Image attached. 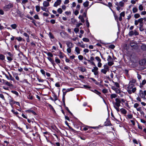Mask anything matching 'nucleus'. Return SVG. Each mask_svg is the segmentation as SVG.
<instances>
[{"mask_svg": "<svg viewBox=\"0 0 146 146\" xmlns=\"http://www.w3.org/2000/svg\"><path fill=\"white\" fill-rule=\"evenodd\" d=\"M55 61L57 64H59L60 62V60L57 57H56L55 58Z\"/></svg>", "mask_w": 146, "mask_h": 146, "instance_id": "obj_24", "label": "nucleus"}, {"mask_svg": "<svg viewBox=\"0 0 146 146\" xmlns=\"http://www.w3.org/2000/svg\"><path fill=\"white\" fill-rule=\"evenodd\" d=\"M61 3V0H57L56 1L54 4V6L55 7H57Z\"/></svg>", "mask_w": 146, "mask_h": 146, "instance_id": "obj_7", "label": "nucleus"}, {"mask_svg": "<svg viewBox=\"0 0 146 146\" xmlns=\"http://www.w3.org/2000/svg\"><path fill=\"white\" fill-rule=\"evenodd\" d=\"M13 7V3H10L8 5H6L3 7V9L5 11H8L10 8Z\"/></svg>", "mask_w": 146, "mask_h": 146, "instance_id": "obj_1", "label": "nucleus"}, {"mask_svg": "<svg viewBox=\"0 0 146 146\" xmlns=\"http://www.w3.org/2000/svg\"><path fill=\"white\" fill-rule=\"evenodd\" d=\"M0 97L3 100H5V97L3 94H0Z\"/></svg>", "mask_w": 146, "mask_h": 146, "instance_id": "obj_60", "label": "nucleus"}, {"mask_svg": "<svg viewBox=\"0 0 146 146\" xmlns=\"http://www.w3.org/2000/svg\"><path fill=\"white\" fill-rule=\"evenodd\" d=\"M136 89L134 87L131 89V92L134 93L136 91Z\"/></svg>", "mask_w": 146, "mask_h": 146, "instance_id": "obj_59", "label": "nucleus"}, {"mask_svg": "<svg viewBox=\"0 0 146 146\" xmlns=\"http://www.w3.org/2000/svg\"><path fill=\"white\" fill-rule=\"evenodd\" d=\"M36 10L37 12H38L40 10V7L39 6H35Z\"/></svg>", "mask_w": 146, "mask_h": 146, "instance_id": "obj_42", "label": "nucleus"}, {"mask_svg": "<svg viewBox=\"0 0 146 146\" xmlns=\"http://www.w3.org/2000/svg\"><path fill=\"white\" fill-rule=\"evenodd\" d=\"M60 34L61 36L63 38H64L67 35L66 33L64 31L61 32Z\"/></svg>", "mask_w": 146, "mask_h": 146, "instance_id": "obj_11", "label": "nucleus"}, {"mask_svg": "<svg viewBox=\"0 0 146 146\" xmlns=\"http://www.w3.org/2000/svg\"><path fill=\"white\" fill-rule=\"evenodd\" d=\"M66 44L68 48H72L74 46V44L69 41H66Z\"/></svg>", "mask_w": 146, "mask_h": 146, "instance_id": "obj_5", "label": "nucleus"}, {"mask_svg": "<svg viewBox=\"0 0 146 146\" xmlns=\"http://www.w3.org/2000/svg\"><path fill=\"white\" fill-rule=\"evenodd\" d=\"M114 90L117 93L119 94L120 92V91L118 88H115Z\"/></svg>", "mask_w": 146, "mask_h": 146, "instance_id": "obj_50", "label": "nucleus"}, {"mask_svg": "<svg viewBox=\"0 0 146 146\" xmlns=\"http://www.w3.org/2000/svg\"><path fill=\"white\" fill-rule=\"evenodd\" d=\"M120 111L122 113L125 115H126L127 113V111L124 108H122L121 109H120Z\"/></svg>", "mask_w": 146, "mask_h": 146, "instance_id": "obj_10", "label": "nucleus"}, {"mask_svg": "<svg viewBox=\"0 0 146 146\" xmlns=\"http://www.w3.org/2000/svg\"><path fill=\"white\" fill-rule=\"evenodd\" d=\"M108 71L104 69H102L101 70V72L104 74H106Z\"/></svg>", "mask_w": 146, "mask_h": 146, "instance_id": "obj_22", "label": "nucleus"}, {"mask_svg": "<svg viewBox=\"0 0 146 146\" xmlns=\"http://www.w3.org/2000/svg\"><path fill=\"white\" fill-rule=\"evenodd\" d=\"M141 49L143 50H146V46L145 45H143L141 46Z\"/></svg>", "mask_w": 146, "mask_h": 146, "instance_id": "obj_41", "label": "nucleus"}, {"mask_svg": "<svg viewBox=\"0 0 146 146\" xmlns=\"http://www.w3.org/2000/svg\"><path fill=\"white\" fill-rule=\"evenodd\" d=\"M11 92L12 93L15 94L17 96H18V95H19V94H18V92L17 91H16L12 90L11 91Z\"/></svg>", "mask_w": 146, "mask_h": 146, "instance_id": "obj_40", "label": "nucleus"}, {"mask_svg": "<svg viewBox=\"0 0 146 146\" xmlns=\"http://www.w3.org/2000/svg\"><path fill=\"white\" fill-rule=\"evenodd\" d=\"M64 55L63 53H62V52H60L59 53V55L58 56L60 58H64Z\"/></svg>", "mask_w": 146, "mask_h": 146, "instance_id": "obj_20", "label": "nucleus"}, {"mask_svg": "<svg viewBox=\"0 0 146 146\" xmlns=\"http://www.w3.org/2000/svg\"><path fill=\"white\" fill-rule=\"evenodd\" d=\"M82 40L84 42H88L90 40L88 38H83Z\"/></svg>", "mask_w": 146, "mask_h": 146, "instance_id": "obj_44", "label": "nucleus"}, {"mask_svg": "<svg viewBox=\"0 0 146 146\" xmlns=\"http://www.w3.org/2000/svg\"><path fill=\"white\" fill-rule=\"evenodd\" d=\"M4 84H5L7 85L10 87H11L12 86V84L9 83L7 81H5Z\"/></svg>", "mask_w": 146, "mask_h": 146, "instance_id": "obj_19", "label": "nucleus"}, {"mask_svg": "<svg viewBox=\"0 0 146 146\" xmlns=\"http://www.w3.org/2000/svg\"><path fill=\"white\" fill-rule=\"evenodd\" d=\"M41 8L42 9L43 11H45L46 12H48V9L45 7H41Z\"/></svg>", "mask_w": 146, "mask_h": 146, "instance_id": "obj_38", "label": "nucleus"}, {"mask_svg": "<svg viewBox=\"0 0 146 146\" xmlns=\"http://www.w3.org/2000/svg\"><path fill=\"white\" fill-rule=\"evenodd\" d=\"M27 97L29 99L32 100L33 99V96L30 93L28 94Z\"/></svg>", "mask_w": 146, "mask_h": 146, "instance_id": "obj_18", "label": "nucleus"}, {"mask_svg": "<svg viewBox=\"0 0 146 146\" xmlns=\"http://www.w3.org/2000/svg\"><path fill=\"white\" fill-rule=\"evenodd\" d=\"M111 124V123L110 121H106L104 123V125L105 126H107L110 125Z\"/></svg>", "mask_w": 146, "mask_h": 146, "instance_id": "obj_27", "label": "nucleus"}, {"mask_svg": "<svg viewBox=\"0 0 146 146\" xmlns=\"http://www.w3.org/2000/svg\"><path fill=\"white\" fill-rule=\"evenodd\" d=\"M71 48H68L67 49V51L68 53H70L71 52Z\"/></svg>", "mask_w": 146, "mask_h": 146, "instance_id": "obj_57", "label": "nucleus"}, {"mask_svg": "<svg viewBox=\"0 0 146 146\" xmlns=\"http://www.w3.org/2000/svg\"><path fill=\"white\" fill-rule=\"evenodd\" d=\"M78 58L80 60H82L84 58L83 56L81 55H79L78 56Z\"/></svg>", "mask_w": 146, "mask_h": 146, "instance_id": "obj_46", "label": "nucleus"}, {"mask_svg": "<svg viewBox=\"0 0 146 146\" xmlns=\"http://www.w3.org/2000/svg\"><path fill=\"white\" fill-rule=\"evenodd\" d=\"M124 5V2L122 1H121L119 3V6L121 7H123Z\"/></svg>", "mask_w": 146, "mask_h": 146, "instance_id": "obj_32", "label": "nucleus"}, {"mask_svg": "<svg viewBox=\"0 0 146 146\" xmlns=\"http://www.w3.org/2000/svg\"><path fill=\"white\" fill-rule=\"evenodd\" d=\"M8 73L9 74V80H10L11 81H13V77L12 76V75L10 74V73L9 72H8Z\"/></svg>", "mask_w": 146, "mask_h": 146, "instance_id": "obj_51", "label": "nucleus"}, {"mask_svg": "<svg viewBox=\"0 0 146 146\" xmlns=\"http://www.w3.org/2000/svg\"><path fill=\"white\" fill-rule=\"evenodd\" d=\"M11 27L13 29H15L17 27V25L16 24H12L11 25Z\"/></svg>", "mask_w": 146, "mask_h": 146, "instance_id": "obj_25", "label": "nucleus"}, {"mask_svg": "<svg viewBox=\"0 0 146 146\" xmlns=\"http://www.w3.org/2000/svg\"><path fill=\"white\" fill-rule=\"evenodd\" d=\"M98 68L97 67L95 66V67H94V69L92 70V71L94 73V74L95 75H96L98 74Z\"/></svg>", "mask_w": 146, "mask_h": 146, "instance_id": "obj_3", "label": "nucleus"}, {"mask_svg": "<svg viewBox=\"0 0 146 146\" xmlns=\"http://www.w3.org/2000/svg\"><path fill=\"white\" fill-rule=\"evenodd\" d=\"M5 56L3 54H0V60L3 61L5 60Z\"/></svg>", "mask_w": 146, "mask_h": 146, "instance_id": "obj_15", "label": "nucleus"}, {"mask_svg": "<svg viewBox=\"0 0 146 146\" xmlns=\"http://www.w3.org/2000/svg\"><path fill=\"white\" fill-rule=\"evenodd\" d=\"M130 45L131 47H133V48H135L136 46V44L135 43L132 42H130Z\"/></svg>", "mask_w": 146, "mask_h": 146, "instance_id": "obj_13", "label": "nucleus"}, {"mask_svg": "<svg viewBox=\"0 0 146 146\" xmlns=\"http://www.w3.org/2000/svg\"><path fill=\"white\" fill-rule=\"evenodd\" d=\"M109 47L110 48L113 49L115 47V46L113 44H111L109 46Z\"/></svg>", "mask_w": 146, "mask_h": 146, "instance_id": "obj_54", "label": "nucleus"}, {"mask_svg": "<svg viewBox=\"0 0 146 146\" xmlns=\"http://www.w3.org/2000/svg\"><path fill=\"white\" fill-rule=\"evenodd\" d=\"M117 97V95L115 94H112L110 96L111 98L112 99L113 98H115Z\"/></svg>", "mask_w": 146, "mask_h": 146, "instance_id": "obj_33", "label": "nucleus"}, {"mask_svg": "<svg viewBox=\"0 0 146 146\" xmlns=\"http://www.w3.org/2000/svg\"><path fill=\"white\" fill-rule=\"evenodd\" d=\"M79 69L82 72H86V69L85 67H79Z\"/></svg>", "mask_w": 146, "mask_h": 146, "instance_id": "obj_14", "label": "nucleus"}, {"mask_svg": "<svg viewBox=\"0 0 146 146\" xmlns=\"http://www.w3.org/2000/svg\"><path fill=\"white\" fill-rule=\"evenodd\" d=\"M139 9L141 11H142L143 10V7L141 4L140 5H139Z\"/></svg>", "mask_w": 146, "mask_h": 146, "instance_id": "obj_47", "label": "nucleus"}, {"mask_svg": "<svg viewBox=\"0 0 146 146\" xmlns=\"http://www.w3.org/2000/svg\"><path fill=\"white\" fill-rule=\"evenodd\" d=\"M49 37L52 39H53L54 38L53 35L51 32L49 33Z\"/></svg>", "mask_w": 146, "mask_h": 146, "instance_id": "obj_36", "label": "nucleus"}, {"mask_svg": "<svg viewBox=\"0 0 146 146\" xmlns=\"http://www.w3.org/2000/svg\"><path fill=\"white\" fill-rule=\"evenodd\" d=\"M57 12L60 14H61L62 12V10L61 8H59L58 9Z\"/></svg>", "mask_w": 146, "mask_h": 146, "instance_id": "obj_52", "label": "nucleus"}, {"mask_svg": "<svg viewBox=\"0 0 146 146\" xmlns=\"http://www.w3.org/2000/svg\"><path fill=\"white\" fill-rule=\"evenodd\" d=\"M139 30L141 31H142L145 29L143 27V24H139Z\"/></svg>", "mask_w": 146, "mask_h": 146, "instance_id": "obj_12", "label": "nucleus"}, {"mask_svg": "<svg viewBox=\"0 0 146 146\" xmlns=\"http://www.w3.org/2000/svg\"><path fill=\"white\" fill-rule=\"evenodd\" d=\"M79 29L78 28H75L74 30V31L76 33H77L79 31Z\"/></svg>", "mask_w": 146, "mask_h": 146, "instance_id": "obj_64", "label": "nucleus"}, {"mask_svg": "<svg viewBox=\"0 0 146 146\" xmlns=\"http://www.w3.org/2000/svg\"><path fill=\"white\" fill-rule=\"evenodd\" d=\"M104 69L109 71V67L107 64H105L104 66Z\"/></svg>", "mask_w": 146, "mask_h": 146, "instance_id": "obj_37", "label": "nucleus"}, {"mask_svg": "<svg viewBox=\"0 0 146 146\" xmlns=\"http://www.w3.org/2000/svg\"><path fill=\"white\" fill-rule=\"evenodd\" d=\"M40 71L41 73L44 76H45V71L43 69H41L40 70Z\"/></svg>", "mask_w": 146, "mask_h": 146, "instance_id": "obj_61", "label": "nucleus"}, {"mask_svg": "<svg viewBox=\"0 0 146 146\" xmlns=\"http://www.w3.org/2000/svg\"><path fill=\"white\" fill-rule=\"evenodd\" d=\"M108 64L109 66H111L114 64V63L113 61H109L108 62Z\"/></svg>", "mask_w": 146, "mask_h": 146, "instance_id": "obj_34", "label": "nucleus"}, {"mask_svg": "<svg viewBox=\"0 0 146 146\" xmlns=\"http://www.w3.org/2000/svg\"><path fill=\"white\" fill-rule=\"evenodd\" d=\"M43 5L45 7H47L49 6V3L47 1H44L43 3Z\"/></svg>", "mask_w": 146, "mask_h": 146, "instance_id": "obj_9", "label": "nucleus"}, {"mask_svg": "<svg viewBox=\"0 0 146 146\" xmlns=\"http://www.w3.org/2000/svg\"><path fill=\"white\" fill-rule=\"evenodd\" d=\"M137 20H138L139 23V24H143V18H141L140 19H139Z\"/></svg>", "mask_w": 146, "mask_h": 146, "instance_id": "obj_28", "label": "nucleus"}, {"mask_svg": "<svg viewBox=\"0 0 146 146\" xmlns=\"http://www.w3.org/2000/svg\"><path fill=\"white\" fill-rule=\"evenodd\" d=\"M47 59L53 65V66L54 67L55 65H56V64L54 63V61L53 59L50 57H48Z\"/></svg>", "mask_w": 146, "mask_h": 146, "instance_id": "obj_8", "label": "nucleus"}, {"mask_svg": "<svg viewBox=\"0 0 146 146\" xmlns=\"http://www.w3.org/2000/svg\"><path fill=\"white\" fill-rule=\"evenodd\" d=\"M70 129L71 130L75 133H77V131L74 129H73L72 127H70Z\"/></svg>", "mask_w": 146, "mask_h": 146, "instance_id": "obj_56", "label": "nucleus"}, {"mask_svg": "<svg viewBox=\"0 0 146 146\" xmlns=\"http://www.w3.org/2000/svg\"><path fill=\"white\" fill-rule=\"evenodd\" d=\"M107 61L108 62L113 61V59L111 56L109 55Z\"/></svg>", "mask_w": 146, "mask_h": 146, "instance_id": "obj_23", "label": "nucleus"}, {"mask_svg": "<svg viewBox=\"0 0 146 146\" xmlns=\"http://www.w3.org/2000/svg\"><path fill=\"white\" fill-rule=\"evenodd\" d=\"M16 39L19 41H21L22 40V38L20 37H17Z\"/></svg>", "mask_w": 146, "mask_h": 146, "instance_id": "obj_58", "label": "nucleus"}, {"mask_svg": "<svg viewBox=\"0 0 146 146\" xmlns=\"http://www.w3.org/2000/svg\"><path fill=\"white\" fill-rule=\"evenodd\" d=\"M134 85L133 84H131L127 87V92L129 94H131L132 93L131 90L133 88Z\"/></svg>", "mask_w": 146, "mask_h": 146, "instance_id": "obj_4", "label": "nucleus"}, {"mask_svg": "<svg viewBox=\"0 0 146 146\" xmlns=\"http://www.w3.org/2000/svg\"><path fill=\"white\" fill-rule=\"evenodd\" d=\"M48 104V106H49V107L53 111H55V110L54 108L52 106L50 105V104Z\"/></svg>", "mask_w": 146, "mask_h": 146, "instance_id": "obj_49", "label": "nucleus"}, {"mask_svg": "<svg viewBox=\"0 0 146 146\" xmlns=\"http://www.w3.org/2000/svg\"><path fill=\"white\" fill-rule=\"evenodd\" d=\"M53 96L54 98V101H56L58 100V98L56 95L54 93Z\"/></svg>", "mask_w": 146, "mask_h": 146, "instance_id": "obj_21", "label": "nucleus"}, {"mask_svg": "<svg viewBox=\"0 0 146 146\" xmlns=\"http://www.w3.org/2000/svg\"><path fill=\"white\" fill-rule=\"evenodd\" d=\"M26 112H28V113H32L34 115H36V113L33 110H29L26 111Z\"/></svg>", "mask_w": 146, "mask_h": 146, "instance_id": "obj_17", "label": "nucleus"}, {"mask_svg": "<svg viewBox=\"0 0 146 146\" xmlns=\"http://www.w3.org/2000/svg\"><path fill=\"white\" fill-rule=\"evenodd\" d=\"M74 88H70L68 89H66V92H69L70 91H72L74 90Z\"/></svg>", "mask_w": 146, "mask_h": 146, "instance_id": "obj_53", "label": "nucleus"}, {"mask_svg": "<svg viewBox=\"0 0 146 146\" xmlns=\"http://www.w3.org/2000/svg\"><path fill=\"white\" fill-rule=\"evenodd\" d=\"M96 93V94H97L98 95H100L101 93L100 92H98V91H97L96 90H94L92 91Z\"/></svg>", "mask_w": 146, "mask_h": 146, "instance_id": "obj_39", "label": "nucleus"}, {"mask_svg": "<svg viewBox=\"0 0 146 146\" xmlns=\"http://www.w3.org/2000/svg\"><path fill=\"white\" fill-rule=\"evenodd\" d=\"M11 111L14 114L16 115L18 117H19L17 115L18 114V113L17 111H15V110H12Z\"/></svg>", "mask_w": 146, "mask_h": 146, "instance_id": "obj_31", "label": "nucleus"}, {"mask_svg": "<svg viewBox=\"0 0 146 146\" xmlns=\"http://www.w3.org/2000/svg\"><path fill=\"white\" fill-rule=\"evenodd\" d=\"M127 117L129 119H131L133 117V115L132 114H129L127 115Z\"/></svg>", "mask_w": 146, "mask_h": 146, "instance_id": "obj_63", "label": "nucleus"}, {"mask_svg": "<svg viewBox=\"0 0 146 146\" xmlns=\"http://www.w3.org/2000/svg\"><path fill=\"white\" fill-rule=\"evenodd\" d=\"M115 102L114 103V105L115 106L119 107L120 106V103L121 101L118 98H116L115 99Z\"/></svg>", "mask_w": 146, "mask_h": 146, "instance_id": "obj_2", "label": "nucleus"}, {"mask_svg": "<svg viewBox=\"0 0 146 146\" xmlns=\"http://www.w3.org/2000/svg\"><path fill=\"white\" fill-rule=\"evenodd\" d=\"M140 92V96H141L142 98L145 97V96H146V90L144 91L143 92V91L141 90Z\"/></svg>", "mask_w": 146, "mask_h": 146, "instance_id": "obj_6", "label": "nucleus"}, {"mask_svg": "<svg viewBox=\"0 0 146 146\" xmlns=\"http://www.w3.org/2000/svg\"><path fill=\"white\" fill-rule=\"evenodd\" d=\"M95 59L99 62H101V59L98 56H96L95 57Z\"/></svg>", "mask_w": 146, "mask_h": 146, "instance_id": "obj_48", "label": "nucleus"}, {"mask_svg": "<svg viewBox=\"0 0 146 146\" xmlns=\"http://www.w3.org/2000/svg\"><path fill=\"white\" fill-rule=\"evenodd\" d=\"M134 17L135 19H137L139 18L140 17V16L139 14L137 13L134 15Z\"/></svg>", "mask_w": 146, "mask_h": 146, "instance_id": "obj_35", "label": "nucleus"}, {"mask_svg": "<svg viewBox=\"0 0 146 146\" xmlns=\"http://www.w3.org/2000/svg\"><path fill=\"white\" fill-rule=\"evenodd\" d=\"M75 51L77 53V54H80V49L78 47H76L75 49Z\"/></svg>", "mask_w": 146, "mask_h": 146, "instance_id": "obj_16", "label": "nucleus"}, {"mask_svg": "<svg viewBox=\"0 0 146 146\" xmlns=\"http://www.w3.org/2000/svg\"><path fill=\"white\" fill-rule=\"evenodd\" d=\"M7 58L8 60L9 61V62H11L13 60V58H12L11 57L7 56Z\"/></svg>", "mask_w": 146, "mask_h": 146, "instance_id": "obj_55", "label": "nucleus"}, {"mask_svg": "<svg viewBox=\"0 0 146 146\" xmlns=\"http://www.w3.org/2000/svg\"><path fill=\"white\" fill-rule=\"evenodd\" d=\"M113 83H114L116 87L118 88L119 87V85L118 83L117 82H114L113 81Z\"/></svg>", "mask_w": 146, "mask_h": 146, "instance_id": "obj_43", "label": "nucleus"}, {"mask_svg": "<svg viewBox=\"0 0 146 146\" xmlns=\"http://www.w3.org/2000/svg\"><path fill=\"white\" fill-rule=\"evenodd\" d=\"M89 5V2L88 1H86L83 3V5L85 7H87Z\"/></svg>", "mask_w": 146, "mask_h": 146, "instance_id": "obj_26", "label": "nucleus"}, {"mask_svg": "<svg viewBox=\"0 0 146 146\" xmlns=\"http://www.w3.org/2000/svg\"><path fill=\"white\" fill-rule=\"evenodd\" d=\"M132 11L133 13H135L137 12L138 9L136 7H134L133 8Z\"/></svg>", "mask_w": 146, "mask_h": 146, "instance_id": "obj_30", "label": "nucleus"}, {"mask_svg": "<svg viewBox=\"0 0 146 146\" xmlns=\"http://www.w3.org/2000/svg\"><path fill=\"white\" fill-rule=\"evenodd\" d=\"M128 35L129 36H132L134 35V32L133 31H130Z\"/></svg>", "mask_w": 146, "mask_h": 146, "instance_id": "obj_45", "label": "nucleus"}, {"mask_svg": "<svg viewBox=\"0 0 146 146\" xmlns=\"http://www.w3.org/2000/svg\"><path fill=\"white\" fill-rule=\"evenodd\" d=\"M62 91L63 93V96H65L66 93L68 92H66V90L65 88L63 89Z\"/></svg>", "mask_w": 146, "mask_h": 146, "instance_id": "obj_29", "label": "nucleus"}, {"mask_svg": "<svg viewBox=\"0 0 146 146\" xmlns=\"http://www.w3.org/2000/svg\"><path fill=\"white\" fill-rule=\"evenodd\" d=\"M102 92L104 93H106L108 92V90L106 89H104L102 90Z\"/></svg>", "mask_w": 146, "mask_h": 146, "instance_id": "obj_62", "label": "nucleus"}]
</instances>
